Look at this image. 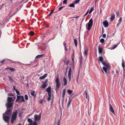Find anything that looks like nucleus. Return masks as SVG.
<instances>
[{"label":"nucleus","instance_id":"obj_38","mask_svg":"<svg viewBox=\"0 0 125 125\" xmlns=\"http://www.w3.org/2000/svg\"><path fill=\"white\" fill-rule=\"evenodd\" d=\"M100 41L101 43H103L104 42V39L102 38L100 40Z\"/></svg>","mask_w":125,"mask_h":125},{"label":"nucleus","instance_id":"obj_54","mask_svg":"<svg viewBox=\"0 0 125 125\" xmlns=\"http://www.w3.org/2000/svg\"><path fill=\"white\" fill-rule=\"evenodd\" d=\"M120 23H118L117 24L116 26V27H119V26L120 24Z\"/></svg>","mask_w":125,"mask_h":125},{"label":"nucleus","instance_id":"obj_34","mask_svg":"<svg viewBox=\"0 0 125 125\" xmlns=\"http://www.w3.org/2000/svg\"><path fill=\"white\" fill-rule=\"evenodd\" d=\"M93 10H94V7H92L91 8L90 11H89V14H90V13H91V12H92V11H93Z\"/></svg>","mask_w":125,"mask_h":125},{"label":"nucleus","instance_id":"obj_62","mask_svg":"<svg viewBox=\"0 0 125 125\" xmlns=\"http://www.w3.org/2000/svg\"><path fill=\"white\" fill-rule=\"evenodd\" d=\"M68 67H66V70H67V69H68Z\"/></svg>","mask_w":125,"mask_h":125},{"label":"nucleus","instance_id":"obj_32","mask_svg":"<svg viewBox=\"0 0 125 125\" xmlns=\"http://www.w3.org/2000/svg\"><path fill=\"white\" fill-rule=\"evenodd\" d=\"M69 6L70 7L74 8V5L73 3H72L69 5Z\"/></svg>","mask_w":125,"mask_h":125},{"label":"nucleus","instance_id":"obj_16","mask_svg":"<svg viewBox=\"0 0 125 125\" xmlns=\"http://www.w3.org/2000/svg\"><path fill=\"white\" fill-rule=\"evenodd\" d=\"M35 91H32L31 92V95L34 96V97H36V95L35 94Z\"/></svg>","mask_w":125,"mask_h":125},{"label":"nucleus","instance_id":"obj_4","mask_svg":"<svg viewBox=\"0 0 125 125\" xmlns=\"http://www.w3.org/2000/svg\"><path fill=\"white\" fill-rule=\"evenodd\" d=\"M41 113H40L39 115L35 114L34 116V121H39L41 118Z\"/></svg>","mask_w":125,"mask_h":125},{"label":"nucleus","instance_id":"obj_2","mask_svg":"<svg viewBox=\"0 0 125 125\" xmlns=\"http://www.w3.org/2000/svg\"><path fill=\"white\" fill-rule=\"evenodd\" d=\"M18 101L19 102H25L23 96L22 95H17V99L16 100V102H18Z\"/></svg>","mask_w":125,"mask_h":125},{"label":"nucleus","instance_id":"obj_8","mask_svg":"<svg viewBox=\"0 0 125 125\" xmlns=\"http://www.w3.org/2000/svg\"><path fill=\"white\" fill-rule=\"evenodd\" d=\"M109 110L112 112V113H113V114L115 115V112L114 111V110L111 105L110 104H109Z\"/></svg>","mask_w":125,"mask_h":125},{"label":"nucleus","instance_id":"obj_45","mask_svg":"<svg viewBox=\"0 0 125 125\" xmlns=\"http://www.w3.org/2000/svg\"><path fill=\"white\" fill-rule=\"evenodd\" d=\"M23 113V112H22L19 114V116L20 117H21L22 115V114Z\"/></svg>","mask_w":125,"mask_h":125},{"label":"nucleus","instance_id":"obj_29","mask_svg":"<svg viewBox=\"0 0 125 125\" xmlns=\"http://www.w3.org/2000/svg\"><path fill=\"white\" fill-rule=\"evenodd\" d=\"M74 42L75 46L76 47H77V41L76 39H74Z\"/></svg>","mask_w":125,"mask_h":125},{"label":"nucleus","instance_id":"obj_36","mask_svg":"<svg viewBox=\"0 0 125 125\" xmlns=\"http://www.w3.org/2000/svg\"><path fill=\"white\" fill-rule=\"evenodd\" d=\"M25 98L26 100H28V95L27 94H25Z\"/></svg>","mask_w":125,"mask_h":125},{"label":"nucleus","instance_id":"obj_46","mask_svg":"<svg viewBox=\"0 0 125 125\" xmlns=\"http://www.w3.org/2000/svg\"><path fill=\"white\" fill-rule=\"evenodd\" d=\"M67 0H64L63 1V3L66 4L67 3Z\"/></svg>","mask_w":125,"mask_h":125},{"label":"nucleus","instance_id":"obj_63","mask_svg":"<svg viewBox=\"0 0 125 125\" xmlns=\"http://www.w3.org/2000/svg\"><path fill=\"white\" fill-rule=\"evenodd\" d=\"M8 60L10 61V62H12V61L11 60Z\"/></svg>","mask_w":125,"mask_h":125},{"label":"nucleus","instance_id":"obj_43","mask_svg":"<svg viewBox=\"0 0 125 125\" xmlns=\"http://www.w3.org/2000/svg\"><path fill=\"white\" fill-rule=\"evenodd\" d=\"M45 78L43 76H42L40 77L39 78L41 80Z\"/></svg>","mask_w":125,"mask_h":125},{"label":"nucleus","instance_id":"obj_30","mask_svg":"<svg viewBox=\"0 0 125 125\" xmlns=\"http://www.w3.org/2000/svg\"><path fill=\"white\" fill-rule=\"evenodd\" d=\"M89 24L93 25V21L92 19H90L89 21Z\"/></svg>","mask_w":125,"mask_h":125},{"label":"nucleus","instance_id":"obj_25","mask_svg":"<svg viewBox=\"0 0 125 125\" xmlns=\"http://www.w3.org/2000/svg\"><path fill=\"white\" fill-rule=\"evenodd\" d=\"M65 89H64L62 92V97H63L65 95Z\"/></svg>","mask_w":125,"mask_h":125},{"label":"nucleus","instance_id":"obj_44","mask_svg":"<svg viewBox=\"0 0 125 125\" xmlns=\"http://www.w3.org/2000/svg\"><path fill=\"white\" fill-rule=\"evenodd\" d=\"M15 91L17 94L20 95V94L19 92L18 91L16 90Z\"/></svg>","mask_w":125,"mask_h":125},{"label":"nucleus","instance_id":"obj_57","mask_svg":"<svg viewBox=\"0 0 125 125\" xmlns=\"http://www.w3.org/2000/svg\"><path fill=\"white\" fill-rule=\"evenodd\" d=\"M104 32V29L102 27V33H103Z\"/></svg>","mask_w":125,"mask_h":125},{"label":"nucleus","instance_id":"obj_15","mask_svg":"<svg viewBox=\"0 0 125 125\" xmlns=\"http://www.w3.org/2000/svg\"><path fill=\"white\" fill-rule=\"evenodd\" d=\"M47 80L45 81L44 83L43 84L42 86V88H44L47 87V85H46V83L47 82Z\"/></svg>","mask_w":125,"mask_h":125},{"label":"nucleus","instance_id":"obj_33","mask_svg":"<svg viewBox=\"0 0 125 125\" xmlns=\"http://www.w3.org/2000/svg\"><path fill=\"white\" fill-rule=\"evenodd\" d=\"M7 60L6 59H4L2 61H1L0 62L2 64V65H3V63L5 61H6Z\"/></svg>","mask_w":125,"mask_h":125},{"label":"nucleus","instance_id":"obj_3","mask_svg":"<svg viewBox=\"0 0 125 125\" xmlns=\"http://www.w3.org/2000/svg\"><path fill=\"white\" fill-rule=\"evenodd\" d=\"M17 111H16V112H14L11 118V122L12 124H13L14 121L16 120L17 117Z\"/></svg>","mask_w":125,"mask_h":125},{"label":"nucleus","instance_id":"obj_14","mask_svg":"<svg viewBox=\"0 0 125 125\" xmlns=\"http://www.w3.org/2000/svg\"><path fill=\"white\" fill-rule=\"evenodd\" d=\"M63 85L65 86L67 85V82L66 79L65 77L63 78Z\"/></svg>","mask_w":125,"mask_h":125},{"label":"nucleus","instance_id":"obj_50","mask_svg":"<svg viewBox=\"0 0 125 125\" xmlns=\"http://www.w3.org/2000/svg\"><path fill=\"white\" fill-rule=\"evenodd\" d=\"M47 75V73H45V74L43 76H44V77L45 78L46 76Z\"/></svg>","mask_w":125,"mask_h":125},{"label":"nucleus","instance_id":"obj_13","mask_svg":"<svg viewBox=\"0 0 125 125\" xmlns=\"http://www.w3.org/2000/svg\"><path fill=\"white\" fill-rule=\"evenodd\" d=\"M27 121L29 123V125H32L33 122L32 120L31 119L28 118L27 119Z\"/></svg>","mask_w":125,"mask_h":125},{"label":"nucleus","instance_id":"obj_48","mask_svg":"<svg viewBox=\"0 0 125 125\" xmlns=\"http://www.w3.org/2000/svg\"><path fill=\"white\" fill-rule=\"evenodd\" d=\"M64 6H62L59 8L58 10H60L62 8L64 7Z\"/></svg>","mask_w":125,"mask_h":125},{"label":"nucleus","instance_id":"obj_39","mask_svg":"<svg viewBox=\"0 0 125 125\" xmlns=\"http://www.w3.org/2000/svg\"><path fill=\"white\" fill-rule=\"evenodd\" d=\"M80 0H76L75 1L74 4H77L80 1Z\"/></svg>","mask_w":125,"mask_h":125},{"label":"nucleus","instance_id":"obj_19","mask_svg":"<svg viewBox=\"0 0 125 125\" xmlns=\"http://www.w3.org/2000/svg\"><path fill=\"white\" fill-rule=\"evenodd\" d=\"M98 51L99 53H101L102 52V48L100 47V46H99L98 47Z\"/></svg>","mask_w":125,"mask_h":125},{"label":"nucleus","instance_id":"obj_18","mask_svg":"<svg viewBox=\"0 0 125 125\" xmlns=\"http://www.w3.org/2000/svg\"><path fill=\"white\" fill-rule=\"evenodd\" d=\"M72 98H69L67 104V106L68 107L70 105L71 103V102L72 101Z\"/></svg>","mask_w":125,"mask_h":125},{"label":"nucleus","instance_id":"obj_10","mask_svg":"<svg viewBox=\"0 0 125 125\" xmlns=\"http://www.w3.org/2000/svg\"><path fill=\"white\" fill-rule=\"evenodd\" d=\"M46 91L48 92V94H51V87L50 86H49L46 89Z\"/></svg>","mask_w":125,"mask_h":125},{"label":"nucleus","instance_id":"obj_24","mask_svg":"<svg viewBox=\"0 0 125 125\" xmlns=\"http://www.w3.org/2000/svg\"><path fill=\"white\" fill-rule=\"evenodd\" d=\"M115 18V15L113 14L111 15V18H110V20L111 21H112Z\"/></svg>","mask_w":125,"mask_h":125},{"label":"nucleus","instance_id":"obj_53","mask_svg":"<svg viewBox=\"0 0 125 125\" xmlns=\"http://www.w3.org/2000/svg\"><path fill=\"white\" fill-rule=\"evenodd\" d=\"M63 44L64 47L66 46V43L64 42H63Z\"/></svg>","mask_w":125,"mask_h":125},{"label":"nucleus","instance_id":"obj_7","mask_svg":"<svg viewBox=\"0 0 125 125\" xmlns=\"http://www.w3.org/2000/svg\"><path fill=\"white\" fill-rule=\"evenodd\" d=\"M72 68L70 67L69 69L68 73V77L69 81L71 80Z\"/></svg>","mask_w":125,"mask_h":125},{"label":"nucleus","instance_id":"obj_9","mask_svg":"<svg viewBox=\"0 0 125 125\" xmlns=\"http://www.w3.org/2000/svg\"><path fill=\"white\" fill-rule=\"evenodd\" d=\"M103 24L105 27H107L108 26V23L107 20H105L103 22Z\"/></svg>","mask_w":125,"mask_h":125},{"label":"nucleus","instance_id":"obj_42","mask_svg":"<svg viewBox=\"0 0 125 125\" xmlns=\"http://www.w3.org/2000/svg\"><path fill=\"white\" fill-rule=\"evenodd\" d=\"M86 98L88 100L89 99V97L88 96H87V93L86 92Z\"/></svg>","mask_w":125,"mask_h":125},{"label":"nucleus","instance_id":"obj_52","mask_svg":"<svg viewBox=\"0 0 125 125\" xmlns=\"http://www.w3.org/2000/svg\"><path fill=\"white\" fill-rule=\"evenodd\" d=\"M88 12H89L88 11H87V12L84 15L83 17H84L85 16H86V15H87V14Z\"/></svg>","mask_w":125,"mask_h":125},{"label":"nucleus","instance_id":"obj_20","mask_svg":"<svg viewBox=\"0 0 125 125\" xmlns=\"http://www.w3.org/2000/svg\"><path fill=\"white\" fill-rule=\"evenodd\" d=\"M88 49L85 50L84 55L86 57L88 53Z\"/></svg>","mask_w":125,"mask_h":125},{"label":"nucleus","instance_id":"obj_56","mask_svg":"<svg viewBox=\"0 0 125 125\" xmlns=\"http://www.w3.org/2000/svg\"><path fill=\"white\" fill-rule=\"evenodd\" d=\"M117 46V45H114V46L113 48V49H114Z\"/></svg>","mask_w":125,"mask_h":125},{"label":"nucleus","instance_id":"obj_55","mask_svg":"<svg viewBox=\"0 0 125 125\" xmlns=\"http://www.w3.org/2000/svg\"><path fill=\"white\" fill-rule=\"evenodd\" d=\"M13 89L14 90V91H15L17 89H16L15 88V86H13Z\"/></svg>","mask_w":125,"mask_h":125},{"label":"nucleus","instance_id":"obj_58","mask_svg":"<svg viewBox=\"0 0 125 125\" xmlns=\"http://www.w3.org/2000/svg\"><path fill=\"white\" fill-rule=\"evenodd\" d=\"M13 94H12L10 93L8 94V95L10 96L12 95Z\"/></svg>","mask_w":125,"mask_h":125},{"label":"nucleus","instance_id":"obj_23","mask_svg":"<svg viewBox=\"0 0 125 125\" xmlns=\"http://www.w3.org/2000/svg\"><path fill=\"white\" fill-rule=\"evenodd\" d=\"M48 97L47 100L49 101H50L51 100V94H48Z\"/></svg>","mask_w":125,"mask_h":125},{"label":"nucleus","instance_id":"obj_12","mask_svg":"<svg viewBox=\"0 0 125 125\" xmlns=\"http://www.w3.org/2000/svg\"><path fill=\"white\" fill-rule=\"evenodd\" d=\"M11 110L10 109H8L7 110V111L4 114H5L6 115H10V113L11 112Z\"/></svg>","mask_w":125,"mask_h":125},{"label":"nucleus","instance_id":"obj_31","mask_svg":"<svg viewBox=\"0 0 125 125\" xmlns=\"http://www.w3.org/2000/svg\"><path fill=\"white\" fill-rule=\"evenodd\" d=\"M73 92V91L70 90H67V92L69 94H71Z\"/></svg>","mask_w":125,"mask_h":125},{"label":"nucleus","instance_id":"obj_26","mask_svg":"<svg viewBox=\"0 0 125 125\" xmlns=\"http://www.w3.org/2000/svg\"><path fill=\"white\" fill-rule=\"evenodd\" d=\"M103 69L106 73H108L107 70V69L105 67H103Z\"/></svg>","mask_w":125,"mask_h":125},{"label":"nucleus","instance_id":"obj_6","mask_svg":"<svg viewBox=\"0 0 125 125\" xmlns=\"http://www.w3.org/2000/svg\"><path fill=\"white\" fill-rule=\"evenodd\" d=\"M9 115H6L5 114H3V118L4 120L6 122H8L9 118Z\"/></svg>","mask_w":125,"mask_h":125},{"label":"nucleus","instance_id":"obj_27","mask_svg":"<svg viewBox=\"0 0 125 125\" xmlns=\"http://www.w3.org/2000/svg\"><path fill=\"white\" fill-rule=\"evenodd\" d=\"M8 69L10 70L11 71H14L15 70V69L12 68H11L10 67H8L7 68Z\"/></svg>","mask_w":125,"mask_h":125},{"label":"nucleus","instance_id":"obj_47","mask_svg":"<svg viewBox=\"0 0 125 125\" xmlns=\"http://www.w3.org/2000/svg\"><path fill=\"white\" fill-rule=\"evenodd\" d=\"M53 12V10H51V12L49 14V15H51L52 14V13Z\"/></svg>","mask_w":125,"mask_h":125},{"label":"nucleus","instance_id":"obj_35","mask_svg":"<svg viewBox=\"0 0 125 125\" xmlns=\"http://www.w3.org/2000/svg\"><path fill=\"white\" fill-rule=\"evenodd\" d=\"M32 125H38L37 121H34V122L33 123Z\"/></svg>","mask_w":125,"mask_h":125},{"label":"nucleus","instance_id":"obj_28","mask_svg":"<svg viewBox=\"0 0 125 125\" xmlns=\"http://www.w3.org/2000/svg\"><path fill=\"white\" fill-rule=\"evenodd\" d=\"M125 63V62L124 60L123 59L122 60V66L124 69V68L125 67V65H124Z\"/></svg>","mask_w":125,"mask_h":125},{"label":"nucleus","instance_id":"obj_5","mask_svg":"<svg viewBox=\"0 0 125 125\" xmlns=\"http://www.w3.org/2000/svg\"><path fill=\"white\" fill-rule=\"evenodd\" d=\"M55 82L56 84V89L57 88L58 89L60 86V81L59 80V79L58 77H56L55 80Z\"/></svg>","mask_w":125,"mask_h":125},{"label":"nucleus","instance_id":"obj_40","mask_svg":"<svg viewBox=\"0 0 125 125\" xmlns=\"http://www.w3.org/2000/svg\"><path fill=\"white\" fill-rule=\"evenodd\" d=\"M122 21V18L121 17L120 18L119 20H118V23H120Z\"/></svg>","mask_w":125,"mask_h":125},{"label":"nucleus","instance_id":"obj_51","mask_svg":"<svg viewBox=\"0 0 125 125\" xmlns=\"http://www.w3.org/2000/svg\"><path fill=\"white\" fill-rule=\"evenodd\" d=\"M79 76V74H78V77H77V79H76V81H77V83H78Z\"/></svg>","mask_w":125,"mask_h":125},{"label":"nucleus","instance_id":"obj_22","mask_svg":"<svg viewBox=\"0 0 125 125\" xmlns=\"http://www.w3.org/2000/svg\"><path fill=\"white\" fill-rule=\"evenodd\" d=\"M44 56L43 54L39 55H37L35 57V58H40Z\"/></svg>","mask_w":125,"mask_h":125},{"label":"nucleus","instance_id":"obj_59","mask_svg":"<svg viewBox=\"0 0 125 125\" xmlns=\"http://www.w3.org/2000/svg\"><path fill=\"white\" fill-rule=\"evenodd\" d=\"M64 47H65V50L66 51H67V48L66 47V46H65Z\"/></svg>","mask_w":125,"mask_h":125},{"label":"nucleus","instance_id":"obj_1","mask_svg":"<svg viewBox=\"0 0 125 125\" xmlns=\"http://www.w3.org/2000/svg\"><path fill=\"white\" fill-rule=\"evenodd\" d=\"M15 99V97H8L7 103L6 104L7 108H10L13 105L12 102L14 101Z\"/></svg>","mask_w":125,"mask_h":125},{"label":"nucleus","instance_id":"obj_49","mask_svg":"<svg viewBox=\"0 0 125 125\" xmlns=\"http://www.w3.org/2000/svg\"><path fill=\"white\" fill-rule=\"evenodd\" d=\"M102 37L104 38H105L106 37V35L105 34H104L102 36Z\"/></svg>","mask_w":125,"mask_h":125},{"label":"nucleus","instance_id":"obj_21","mask_svg":"<svg viewBox=\"0 0 125 125\" xmlns=\"http://www.w3.org/2000/svg\"><path fill=\"white\" fill-rule=\"evenodd\" d=\"M92 25L88 23L87 24L88 30H91V28Z\"/></svg>","mask_w":125,"mask_h":125},{"label":"nucleus","instance_id":"obj_17","mask_svg":"<svg viewBox=\"0 0 125 125\" xmlns=\"http://www.w3.org/2000/svg\"><path fill=\"white\" fill-rule=\"evenodd\" d=\"M99 60L100 62H101L103 64V63H104L103 61V58L102 57V56L99 57Z\"/></svg>","mask_w":125,"mask_h":125},{"label":"nucleus","instance_id":"obj_61","mask_svg":"<svg viewBox=\"0 0 125 125\" xmlns=\"http://www.w3.org/2000/svg\"><path fill=\"white\" fill-rule=\"evenodd\" d=\"M57 125H60V123L59 122H57Z\"/></svg>","mask_w":125,"mask_h":125},{"label":"nucleus","instance_id":"obj_37","mask_svg":"<svg viewBox=\"0 0 125 125\" xmlns=\"http://www.w3.org/2000/svg\"><path fill=\"white\" fill-rule=\"evenodd\" d=\"M34 32L33 31H31L30 32V34L31 35H34Z\"/></svg>","mask_w":125,"mask_h":125},{"label":"nucleus","instance_id":"obj_41","mask_svg":"<svg viewBox=\"0 0 125 125\" xmlns=\"http://www.w3.org/2000/svg\"><path fill=\"white\" fill-rule=\"evenodd\" d=\"M8 77L10 80L11 81V82H13V81L12 79V78L11 77H10V76H9Z\"/></svg>","mask_w":125,"mask_h":125},{"label":"nucleus","instance_id":"obj_11","mask_svg":"<svg viewBox=\"0 0 125 125\" xmlns=\"http://www.w3.org/2000/svg\"><path fill=\"white\" fill-rule=\"evenodd\" d=\"M103 64L105 67L107 69H108L110 68V66L108 64L104 62L103 63Z\"/></svg>","mask_w":125,"mask_h":125},{"label":"nucleus","instance_id":"obj_64","mask_svg":"<svg viewBox=\"0 0 125 125\" xmlns=\"http://www.w3.org/2000/svg\"><path fill=\"white\" fill-rule=\"evenodd\" d=\"M67 70H66V72H64V73L65 74H66V73H67Z\"/></svg>","mask_w":125,"mask_h":125},{"label":"nucleus","instance_id":"obj_60","mask_svg":"<svg viewBox=\"0 0 125 125\" xmlns=\"http://www.w3.org/2000/svg\"><path fill=\"white\" fill-rule=\"evenodd\" d=\"M43 100H41L40 101V103H42L43 102Z\"/></svg>","mask_w":125,"mask_h":125}]
</instances>
